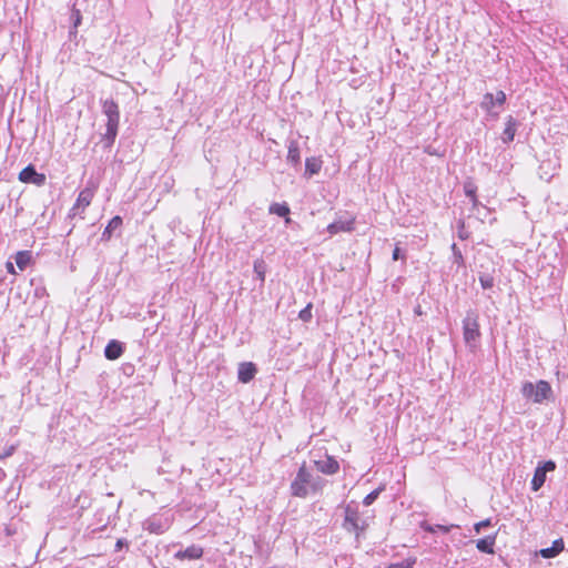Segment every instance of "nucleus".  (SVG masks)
Instances as JSON below:
<instances>
[{
  "label": "nucleus",
  "mask_w": 568,
  "mask_h": 568,
  "mask_svg": "<svg viewBox=\"0 0 568 568\" xmlns=\"http://www.w3.org/2000/svg\"><path fill=\"white\" fill-rule=\"evenodd\" d=\"M325 483V479L318 475H314L306 467V463H303L291 483V495L298 498H306L308 495H315L322 491Z\"/></svg>",
  "instance_id": "1"
},
{
  "label": "nucleus",
  "mask_w": 568,
  "mask_h": 568,
  "mask_svg": "<svg viewBox=\"0 0 568 568\" xmlns=\"http://www.w3.org/2000/svg\"><path fill=\"white\" fill-rule=\"evenodd\" d=\"M102 113L106 116V130L102 135L104 148L109 149L113 145L118 135L120 123V110L118 103L113 99L101 101Z\"/></svg>",
  "instance_id": "2"
},
{
  "label": "nucleus",
  "mask_w": 568,
  "mask_h": 568,
  "mask_svg": "<svg viewBox=\"0 0 568 568\" xmlns=\"http://www.w3.org/2000/svg\"><path fill=\"white\" fill-rule=\"evenodd\" d=\"M520 393L524 398L535 404H541L552 396V389L547 381L540 379L536 384L524 382Z\"/></svg>",
  "instance_id": "3"
},
{
  "label": "nucleus",
  "mask_w": 568,
  "mask_h": 568,
  "mask_svg": "<svg viewBox=\"0 0 568 568\" xmlns=\"http://www.w3.org/2000/svg\"><path fill=\"white\" fill-rule=\"evenodd\" d=\"M463 336L469 347H475L480 337L478 314L475 311H468L463 320Z\"/></svg>",
  "instance_id": "4"
},
{
  "label": "nucleus",
  "mask_w": 568,
  "mask_h": 568,
  "mask_svg": "<svg viewBox=\"0 0 568 568\" xmlns=\"http://www.w3.org/2000/svg\"><path fill=\"white\" fill-rule=\"evenodd\" d=\"M343 527L347 531L355 532L356 535H358L359 531H364L366 529V521L362 519L356 506L348 504L345 507Z\"/></svg>",
  "instance_id": "5"
},
{
  "label": "nucleus",
  "mask_w": 568,
  "mask_h": 568,
  "mask_svg": "<svg viewBox=\"0 0 568 568\" xmlns=\"http://www.w3.org/2000/svg\"><path fill=\"white\" fill-rule=\"evenodd\" d=\"M555 469L556 463L552 460H547L544 464L538 465L537 468L535 469L534 477L531 480V489L534 491L539 490L546 481V474Z\"/></svg>",
  "instance_id": "6"
},
{
  "label": "nucleus",
  "mask_w": 568,
  "mask_h": 568,
  "mask_svg": "<svg viewBox=\"0 0 568 568\" xmlns=\"http://www.w3.org/2000/svg\"><path fill=\"white\" fill-rule=\"evenodd\" d=\"M94 192L93 190L85 187L83 189L77 199V202L71 207L69 216L74 217L77 215H81L84 210L91 204V201L93 199Z\"/></svg>",
  "instance_id": "7"
},
{
  "label": "nucleus",
  "mask_w": 568,
  "mask_h": 568,
  "mask_svg": "<svg viewBox=\"0 0 568 568\" xmlns=\"http://www.w3.org/2000/svg\"><path fill=\"white\" fill-rule=\"evenodd\" d=\"M19 180L23 183H33L40 186L44 184L45 175L38 173L32 165H28L19 173Z\"/></svg>",
  "instance_id": "8"
},
{
  "label": "nucleus",
  "mask_w": 568,
  "mask_h": 568,
  "mask_svg": "<svg viewBox=\"0 0 568 568\" xmlns=\"http://www.w3.org/2000/svg\"><path fill=\"white\" fill-rule=\"evenodd\" d=\"M316 469L325 475H334L339 470L338 462L329 455H325L323 459L315 460Z\"/></svg>",
  "instance_id": "9"
},
{
  "label": "nucleus",
  "mask_w": 568,
  "mask_h": 568,
  "mask_svg": "<svg viewBox=\"0 0 568 568\" xmlns=\"http://www.w3.org/2000/svg\"><path fill=\"white\" fill-rule=\"evenodd\" d=\"M506 101V94L504 91H498L496 95L493 93H486L483 98V101L480 103V106L487 111L488 113L493 114V109L495 105L501 106Z\"/></svg>",
  "instance_id": "10"
},
{
  "label": "nucleus",
  "mask_w": 568,
  "mask_h": 568,
  "mask_svg": "<svg viewBox=\"0 0 568 568\" xmlns=\"http://www.w3.org/2000/svg\"><path fill=\"white\" fill-rule=\"evenodd\" d=\"M256 374V367L251 362L241 363L237 371V378L242 383L251 382Z\"/></svg>",
  "instance_id": "11"
},
{
  "label": "nucleus",
  "mask_w": 568,
  "mask_h": 568,
  "mask_svg": "<svg viewBox=\"0 0 568 568\" xmlns=\"http://www.w3.org/2000/svg\"><path fill=\"white\" fill-rule=\"evenodd\" d=\"M353 229H354V220L353 219L347 220V221L337 220V221H334L333 223L328 224L327 232L329 233L331 236H333L339 232H351V231H353Z\"/></svg>",
  "instance_id": "12"
},
{
  "label": "nucleus",
  "mask_w": 568,
  "mask_h": 568,
  "mask_svg": "<svg viewBox=\"0 0 568 568\" xmlns=\"http://www.w3.org/2000/svg\"><path fill=\"white\" fill-rule=\"evenodd\" d=\"M203 548L197 545H191L184 550L175 552L174 558L176 559H200L203 556Z\"/></svg>",
  "instance_id": "13"
},
{
  "label": "nucleus",
  "mask_w": 568,
  "mask_h": 568,
  "mask_svg": "<svg viewBox=\"0 0 568 568\" xmlns=\"http://www.w3.org/2000/svg\"><path fill=\"white\" fill-rule=\"evenodd\" d=\"M144 528L151 534H163L168 528V521H163L160 518L151 517L145 520Z\"/></svg>",
  "instance_id": "14"
},
{
  "label": "nucleus",
  "mask_w": 568,
  "mask_h": 568,
  "mask_svg": "<svg viewBox=\"0 0 568 568\" xmlns=\"http://www.w3.org/2000/svg\"><path fill=\"white\" fill-rule=\"evenodd\" d=\"M123 352L124 347L122 343L115 339L110 341L104 348V355L110 361L118 359L123 354Z\"/></svg>",
  "instance_id": "15"
},
{
  "label": "nucleus",
  "mask_w": 568,
  "mask_h": 568,
  "mask_svg": "<svg viewBox=\"0 0 568 568\" xmlns=\"http://www.w3.org/2000/svg\"><path fill=\"white\" fill-rule=\"evenodd\" d=\"M517 121L511 115H509L506 120V126L501 136L504 143H509L514 140L517 131Z\"/></svg>",
  "instance_id": "16"
},
{
  "label": "nucleus",
  "mask_w": 568,
  "mask_h": 568,
  "mask_svg": "<svg viewBox=\"0 0 568 568\" xmlns=\"http://www.w3.org/2000/svg\"><path fill=\"white\" fill-rule=\"evenodd\" d=\"M122 225V219L121 216L116 215L112 217L109 222V224L105 226L104 231L101 235V241L108 242L112 237V234L115 230L120 229Z\"/></svg>",
  "instance_id": "17"
},
{
  "label": "nucleus",
  "mask_w": 568,
  "mask_h": 568,
  "mask_svg": "<svg viewBox=\"0 0 568 568\" xmlns=\"http://www.w3.org/2000/svg\"><path fill=\"white\" fill-rule=\"evenodd\" d=\"M287 149V162H290L294 166L298 165L301 163L298 142L295 140L290 141Z\"/></svg>",
  "instance_id": "18"
},
{
  "label": "nucleus",
  "mask_w": 568,
  "mask_h": 568,
  "mask_svg": "<svg viewBox=\"0 0 568 568\" xmlns=\"http://www.w3.org/2000/svg\"><path fill=\"white\" fill-rule=\"evenodd\" d=\"M495 542H496V535H490V536H486L481 539H478L476 542V547L481 552L494 554Z\"/></svg>",
  "instance_id": "19"
},
{
  "label": "nucleus",
  "mask_w": 568,
  "mask_h": 568,
  "mask_svg": "<svg viewBox=\"0 0 568 568\" xmlns=\"http://www.w3.org/2000/svg\"><path fill=\"white\" fill-rule=\"evenodd\" d=\"M562 549H564L562 539H557L552 542L551 547L541 549L540 556L546 559L554 558L557 555H559L562 551Z\"/></svg>",
  "instance_id": "20"
},
{
  "label": "nucleus",
  "mask_w": 568,
  "mask_h": 568,
  "mask_svg": "<svg viewBox=\"0 0 568 568\" xmlns=\"http://www.w3.org/2000/svg\"><path fill=\"white\" fill-rule=\"evenodd\" d=\"M322 160L318 158H307L305 161V173L310 175L317 174L322 169Z\"/></svg>",
  "instance_id": "21"
},
{
  "label": "nucleus",
  "mask_w": 568,
  "mask_h": 568,
  "mask_svg": "<svg viewBox=\"0 0 568 568\" xmlns=\"http://www.w3.org/2000/svg\"><path fill=\"white\" fill-rule=\"evenodd\" d=\"M456 527L455 525L444 526V525H430L427 521L420 523V528L428 532L440 531L443 534H448L452 528Z\"/></svg>",
  "instance_id": "22"
},
{
  "label": "nucleus",
  "mask_w": 568,
  "mask_h": 568,
  "mask_svg": "<svg viewBox=\"0 0 568 568\" xmlns=\"http://www.w3.org/2000/svg\"><path fill=\"white\" fill-rule=\"evenodd\" d=\"M14 261H16L17 266L21 271H23L31 261V252L30 251H19L14 256Z\"/></svg>",
  "instance_id": "23"
},
{
  "label": "nucleus",
  "mask_w": 568,
  "mask_h": 568,
  "mask_svg": "<svg viewBox=\"0 0 568 568\" xmlns=\"http://www.w3.org/2000/svg\"><path fill=\"white\" fill-rule=\"evenodd\" d=\"M254 274L256 277L261 281V283H264L265 281V274H266V263L262 258H257L254 261Z\"/></svg>",
  "instance_id": "24"
},
{
  "label": "nucleus",
  "mask_w": 568,
  "mask_h": 568,
  "mask_svg": "<svg viewBox=\"0 0 568 568\" xmlns=\"http://www.w3.org/2000/svg\"><path fill=\"white\" fill-rule=\"evenodd\" d=\"M270 213L284 217L290 214V207L286 204L273 203L270 206Z\"/></svg>",
  "instance_id": "25"
},
{
  "label": "nucleus",
  "mask_w": 568,
  "mask_h": 568,
  "mask_svg": "<svg viewBox=\"0 0 568 568\" xmlns=\"http://www.w3.org/2000/svg\"><path fill=\"white\" fill-rule=\"evenodd\" d=\"M479 282L484 290L491 288L494 286V277L489 274L480 275Z\"/></svg>",
  "instance_id": "26"
},
{
  "label": "nucleus",
  "mask_w": 568,
  "mask_h": 568,
  "mask_svg": "<svg viewBox=\"0 0 568 568\" xmlns=\"http://www.w3.org/2000/svg\"><path fill=\"white\" fill-rule=\"evenodd\" d=\"M477 186L471 182L467 181L464 184V192L467 197L471 199L476 196Z\"/></svg>",
  "instance_id": "27"
},
{
  "label": "nucleus",
  "mask_w": 568,
  "mask_h": 568,
  "mask_svg": "<svg viewBox=\"0 0 568 568\" xmlns=\"http://www.w3.org/2000/svg\"><path fill=\"white\" fill-rule=\"evenodd\" d=\"M298 317L303 322H310L312 320V304H307L298 314Z\"/></svg>",
  "instance_id": "28"
},
{
  "label": "nucleus",
  "mask_w": 568,
  "mask_h": 568,
  "mask_svg": "<svg viewBox=\"0 0 568 568\" xmlns=\"http://www.w3.org/2000/svg\"><path fill=\"white\" fill-rule=\"evenodd\" d=\"M378 495H379V491H378V490H374V491L369 493V494H368V495H366V497L364 498L363 504H364L365 506H369V505H372V504L375 501V499L378 497Z\"/></svg>",
  "instance_id": "29"
},
{
  "label": "nucleus",
  "mask_w": 568,
  "mask_h": 568,
  "mask_svg": "<svg viewBox=\"0 0 568 568\" xmlns=\"http://www.w3.org/2000/svg\"><path fill=\"white\" fill-rule=\"evenodd\" d=\"M71 19H72V23H73V29L75 30L79 24L81 23V13H80V10H73L72 11V14H71Z\"/></svg>",
  "instance_id": "30"
},
{
  "label": "nucleus",
  "mask_w": 568,
  "mask_h": 568,
  "mask_svg": "<svg viewBox=\"0 0 568 568\" xmlns=\"http://www.w3.org/2000/svg\"><path fill=\"white\" fill-rule=\"evenodd\" d=\"M16 445H10L4 448L2 453H0V460L10 457L16 452Z\"/></svg>",
  "instance_id": "31"
},
{
  "label": "nucleus",
  "mask_w": 568,
  "mask_h": 568,
  "mask_svg": "<svg viewBox=\"0 0 568 568\" xmlns=\"http://www.w3.org/2000/svg\"><path fill=\"white\" fill-rule=\"evenodd\" d=\"M452 250L454 252L455 262L459 265L463 264V262H464L463 255H462L460 251L457 248L455 243L452 245Z\"/></svg>",
  "instance_id": "32"
},
{
  "label": "nucleus",
  "mask_w": 568,
  "mask_h": 568,
  "mask_svg": "<svg viewBox=\"0 0 568 568\" xmlns=\"http://www.w3.org/2000/svg\"><path fill=\"white\" fill-rule=\"evenodd\" d=\"M490 525H491L490 519H485V520H481V521L475 524L474 529L476 532H480L483 528L488 527Z\"/></svg>",
  "instance_id": "33"
},
{
  "label": "nucleus",
  "mask_w": 568,
  "mask_h": 568,
  "mask_svg": "<svg viewBox=\"0 0 568 568\" xmlns=\"http://www.w3.org/2000/svg\"><path fill=\"white\" fill-rule=\"evenodd\" d=\"M470 201H471V204H473V209H474V210L479 211V207H481V209H484V210H486V211H487V207H486L485 205H483V204L478 201L477 196L471 197V199H470Z\"/></svg>",
  "instance_id": "34"
},
{
  "label": "nucleus",
  "mask_w": 568,
  "mask_h": 568,
  "mask_svg": "<svg viewBox=\"0 0 568 568\" xmlns=\"http://www.w3.org/2000/svg\"><path fill=\"white\" fill-rule=\"evenodd\" d=\"M399 258L405 260V255H402V254H400V250H399V247H398V246H396V247L394 248V251H393V260H394V261H397V260H399Z\"/></svg>",
  "instance_id": "35"
},
{
  "label": "nucleus",
  "mask_w": 568,
  "mask_h": 568,
  "mask_svg": "<svg viewBox=\"0 0 568 568\" xmlns=\"http://www.w3.org/2000/svg\"><path fill=\"white\" fill-rule=\"evenodd\" d=\"M388 568H410L409 564L399 562V564H393Z\"/></svg>",
  "instance_id": "36"
},
{
  "label": "nucleus",
  "mask_w": 568,
  "mask_h": 568,
  "mask_svg": "<svg viewBox=\"0 0 568 568\" xmlns=\"http://www.w3.org/2000/svg\"><path fill=\"white\" fill-rule=\"evenodd\" d=\"M6 266H7V271L9 273L16 274L14 266H13V264L11 262H7Z\"/></svg>",
  "instance_id": "37"
},
{
  "label": "nucleus",
  "mask_w": 568,
  "mask_h": 568,
  "mask_svg": "<svg viewBox=\"0 0 568 568\" xmlns=\"http://www.w3.org/2000/svg\"><path fill=\"white\" fill-rule=\"evenodd\" d=\"M121 547H122V540H121V539H119V540L116 541V548H121Z\"/></svg>",
  "instance_id": "38"
}]
</instances>
